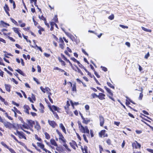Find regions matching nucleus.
Listing matches in <instances>:
<instances>
[{
    "instance_id": "nucleus-10",
    "label": "nucleus",
    "mask_w": 153,
    "mask_h": 153,
    "mask_svg": "<svg viewBox=\"0 0 153 153\" xmlns=\"http://www.w3.org/2000/svg\"><path fill=\"white\" fill-rule=\"evenodd\" d=\"M48 123L53 128H55L57 125L56 123L54 121H50L48 120Z\"/></svg>"
},
{
    "instance_id": "nucleus-59",
    "label": "nucleus",
    "mask_w": 153,
    "mask_h": 153,
    "mask_svg": "<svg viewBox=\"0 0 153 153\" xmlns=\"http://www.w3.org/2000/svg\"><path fill=\"white\" fill-rule=\"evenodd\" d=\"M82 51L85 54L88 56V54L87 53H86L85 50H84V49H82Z\"/></svg>"
},
{
    "instance_id": "nucleus-63",
    "label": "nucleus",
    "mask_w": 153,
    "mask_h": 153,
    "mask_svg": "<svg viewBox=\"0 0 153 153\" xmlns=\"http://www.w3.org/2000/svg\"><path fill=\"white\" fill-rule=\"evenodd\" d=\"M45 89L46 91V92H49L51 91L50 89L48 87H46L45 88Z\"/></svg>"
},
{
    "instance_id": "nucleus-53",
    "label": "nucleus",
    "mask_w": 153,
    "mask_h": 153,
    "mask_svg": "<svg viewBox=\"0 0 153 153\" xmlns=\"http://www.w3.org/2000/svg\"><path fill=\"white\" fill-rule=\"evenodd\" d=\"M77 63L79 65V66L80 68H85V67L82 65L79 62H78Z\"/></svg>"
},
{
    "instance_id": "nucleus-55",
    "label": "nucleus",
    "mask_w": 153,
    "mask_h": 153,
    "mask_svg": "<svg viewBox=\"0 0 153 153\" xmlns=\"http://www.w3.org/2000/svg\"><path fill=\"white\" fill-rule=\"evenodd\" d=\"M120 26L123 28H128V27L127 26H124L121 25H120Z\"/></svg>"
},
{
    "instance_id": "nucleus-42",
    "label": "nucleus",
    "mask_w": 153,
    "mask_h": 153,
    "mask_svg": "<svg viewBox=\"0 0 153 153\" xmlns=\"http://www.w3.org/2000/svg\"><path fill=\"white\" fill-rule=\"evenodd\" d=\"M1 144L4 146L7 149L9 148L8 146L4 142H1Z\"/></svg>"
},
{
    "instance_id": "nucleus-12",
    "label": "nucleus",
    "mask_w": 153,
    "mask_h": 153,
    "mask_svg": "<svg viewBox=\"0 0 153 153\" xmlns=\"http://www.w3.org/2000/svg\"><path fill=\"white\" fill-rule=\"evenodd\" d=\"M24 108L25 109V112L26 113L29 114V113L28 111L29 109H30V107H29L27 105H25L24 106Z\"/></svg>"
},
{
    "instance_id": "nucleus-1",
    "label": "nucleus",
    "mask_w": 153,
    "mask_h": 153,
    "mask_svg": "<svg viewBox=\"0 0 153 153\" xmlns=\"http://www.w3.org/2000/svg\"><path fill=\"white\" fill-rule=\"evenodd\" d=\"M78 123L79 125V129L81 132L83 133H86L89 134V131L87 126H85V127H84L82 125L81 122L79 121L78 122Z\"/></svg>"
},
{
    "instance_id": "nucleus-30",
    "label": "nucleus",
    "mask_w": 153,
    "mask_h": 153,
    "mask_svg": "<svg viewBox=\"0 0 153 153\" xmlns=\"http://www.w3.org/2000/svg\"><path fill=\"white\" fill-rule=\"evenodd\" d=\"M22 126L24 128L29 129H30V127L29 126L27 125L24 124L23 125H22Z\"/></svg>"
},
{
    "instance_id": "nucleus-3",
    "label": "nucleus",
    "mask_w": 153,
    "mask_h": 153,
    "mask_svg": "<svg viewBox=\"0 0 153 153\" xmlns=\"http://www.w3.org/2000/svg\"><path fill=\"white\" fill-rule=\"evenodd\" d=\"M56 132L59 135V140H61L63 143H65L66 142V140L64 139V137L62 134L58 130H56Z\"/></svg>"
},
{
    "instance_id": "nucleus-9",
    "label": "nucleus",
    "mask_w": 153,
    "mask_h": 153,
    "mask_svg": "<svg viewBox=\"0 0 153 153\" xmlns=\"http://www.w3.org/2000/svg\"><path fill=\"white\" fill-rule=\"evenodd\" d=\"M37 144L38 146L41 149H43L44 151H45V152H46V151H47V150L46 149L44 148V145L41 143L37 142Z\"/></svg>"
},
{
    "instance_id": "nucleus-16",
    "label": "nucleus",
    "mask_w": 153,
    "mask_h": 153,
    "mask_svg": "<svg viewBox=\"0 0 153 153\" xmlns=\"http://www.w3.org/2000/svg\"><path fill=\"white\" fill-rule=\"evenodd\" d=\"M50 109H52L53 110H54L58 112H59V111L60 110V109L59 107H57L54 105H53L52 107L50 108Z\"/></svg>"
},
{
    "instance_id": "nucleus-54",
    "label": "nucleus",
    "mask_w": 153,
    "mask_h": 153,
    "mask_svg": "<svg viewBox=\"0 0 153 153\" xmlns=\"http://www.w3.org/2000/svg\"><path fill=\"white\" fill-rule=\"evenodd\" d=\"M83 138H84V140L87 143L88 142V140H87V138H86V135L85 134H83Z\"/></svg>"
},
{
    "instance_id": "nucleus-11",
    "label": "nucleus",
    "mask_w": 153,
    "mask_h": 153,
    "mask_svg": "<svg viewBox=\"0 0 153 153\" xmlns=\"http://www.w3.org/2000/svg\"><path fill=\"white\" fill-rule=\"evenodd\" d=\"M4 8L5 12L7 14V15L9 16H10V15L9 13L8 12V11H9V9L8 6L7 4H5V6L4 7Z\"/></svg>"
},
{
    "instance_id": "nucleus-25",
    "label": "nucleus",
    "mask_w": 153,
    "mask_h": 153,
    "mask_svg": "<svg viewBox=\"0 0 153 153\" xmlns=\"http://www.w3.org/2000/svg\"><path fill=\"white\" fill-rule=\"evenodd\" d=\"M45 138L47 139H49L50 138V136L49 134L47 132L45 133Z\"/></svg>"
},
{
    "instance_id": "nucleus-4",
    "label": "nucleus",
    "mask_w": 153,
    "mask_h": 153,
    "mask_svg": "<svg viewBox=\"0 0 153 153\" xmlns=\"http://www.w3.org/2000/svg\"><path fill=\"white\" fill-rule=\"evenodd\" d=\"M132 146L133 148H135V149L140 148L141 147L140 145L136 141L132 143Z\"/></svg>"
},
{
    "instance_id": "nucleus-49",
    "label": "nucleus",
    "mask_w": 153,
    "mask_h": 153,
    "mask_svg": "<svg viewBox=\"0 0 153 153\" xmlns=\"http://www.w3.org/2000/svg\"><path fill=\"white\" fill-rule=\"evenodd\" d=\"M37 68L38 72L39 73L41 72V68L40 66L39 65H37Z\"/></svg>"
},
{
    "instance_id": "nucleus-56",
    "label": "nucleus",
    "mask_w": 153,
    "mask_h": 153,
    "mask_svg": "<svg viewBox=\"0 0 153 153\" xmlns=\"http://www.w3.org/2000/svg\"><path fill=\"white\" fill-rule=\"evenodd\" d=\"M31 98L33 99V100L34 101H35L36 100V99L35 98V95L33 94H32V96H31Z\"/></svg>"
},
{
    "instance_id": "nucleus-48",
    "label": "nucleus",
    "mask_w": 153,
    "mask_h": 153,
    "mask_svg": "<svg viewBox=\"0 0 153 153\" xmlns=\"http://www.w3.org/2000/svg\"><path fill=\"white\" fill-rule=\"evenodd\" d=\"M114 15L112 14L109 16L108 19L111 20H112L114 19Z\"/></svg>"
},
{
    "instance_id": "nucleus-23",
    "label": "nucleus",
    "mask_w": 153,
    "mask_h": 153,
    "mask_svg": "<svg viewBox=\"0 0 153 153\" xmlns=\"http://www.w3.org/2000/svg\"><path fill=\"white\" fill-rule=\"evenodd\" d=\"M36 125L35 126V128H36L37 130H39L40 129V127L39 124L38 123L37 121H36Z\"/></svg>"
},
{
    "instance_id": "nucleus-38",
    "label": "nucleus",
    "mask_w": 153,
    "mask_h": 153,
    "mask_svg": "<svg viewBox=\"0 0 153 153\" xmlns=\"http://www.w3.org/2000/svg\"><path fill=\"white\" fill-rule=\"evenodd\" d=\"M76 68L77 69V72L81 74V75H83V73L80 70L78 67L77 66H76Z\"/></svg>"
},
{
    "instance_id": "nucleus-22",
    "label": "nucleus",
    "mask_w": 153,
    "mask_h": 153,
    "mask_svg": "<svg viewBox=\"0 0 153 153\" xmlns=\"http://www.w3.org/2000/svg\"><path fill=\"white\" fill-rule=\"evenodd\" d=\"M105 88L106 89V90L107 91V92L111 95H113V93L111 92V90L107 87L106 86H104Z\"/></svg>"
},
{
    "instance_id": "nucleus-52",
    "label": "nucleus",
    "mask_w": 153,
    "mask_h": 153,
    "mask_svg": "<svg viewBox=\"0 0 153 153\" xmlns=\"http://www.w3.org/2000/svg\"><path fill=\"white\" fill-rule=\"evenodd\" d=\"M11 137L12 138H13L16 142H18V140L16 139V137L13 135L12 134H11V135H10Z\"/></svg>"
},
{
    "instance_id": "nucleus-47",
    "label": "nucleus",
    "mask_w": 153,
    "mask_h": 153,
    "mask_svg": "<svg viewBox=\"0 0 153 153\" xmlns=\"http://www.w3.org/2000/svg\"><path fill=\"white\" fill-rule=\"evenodd\" d=\"M39 17L40 19H42L44 21L46 20V19L44 18V17L42 15L41 16H39Z\"/></svg>"
},
{
    "instance_id": "nucleus-57",
    "label": "nucleus",
    "mask_w": 153,
    "mask_h": 153,
    "mask_svg": "<svg viewBox=\"0 0 153 153\" xmlns=\"http://www.w3.org/2000/svg\"><path fill=\"white\" fill-rule=\"evenodd\" d=\"M97 89H98L100 91L102 92L103 93H104V91L101 88H100L99 87H97Z\"/></svg>"
},
{
    "instance_id": "nucleus-37",
    "label": "nucleus",
    "mask_w": 153,
    "mask_h": 153,
    "mask_svg": "<svg viewBox=\"0 0 153 153\" xmlns=\"http://www.w3.org/2000/svg\"><path fill=\"white\" fill-rule=\"evenodd\" d=\"M53 20L56 22H58V18L57 15H55L53 19Z\"/></svg>"
},
{
    "instance_id": "nucleus-5",
    "label": "nucleus",
    "mask_w": 153,
    "mask_h": 153,
    "mask_svg": "<svg viewBox=\"0 0 153 153\" xmlns=\"http://www.w3.org/2000/svg\"><path fill=\"white\" fill-rule=\"evenodd\" d=\"M27 123L29 126L31 128H32L33 126V125L35 124V121L31 120H27Z\"/></svg>"
},
{
    "instance_id": "nucleus-34",
    "label": "nucleus",
    "mask_w": 153,
    "mask_h": 153,
    "mask_svg": "<svg viewBox=\"0 0 153 153\" xmlns=\"http://www.w3.org/2000/svg\"><path fill=\"white\" fill-rule=\"evenodd\" d=\"M107 84L110 87H111V88H112L113 89H114V86H113L112 84H111L110 83V82H107Z\"/></svg>"
},
{
    "instance_id": "nucleus-61",
    "label": "nucleus",
    "mask_w": 153,
    "mask_h": 153,
    "mask_svg": "<svg viewBox=\"0 0 153 153\" xmlns=\"http://www.w3.org/2000/svg\"><path fill=\"white\" fill-rule=\"evenodd\" d=\"M59 42H61L62 43H64V42L61 37L59 38Z\"/></svg>"
},
{
    "instance_id": "nucleus-27",
    "label": "nucleus",
    "mask_w": 153,
    "mask_h": 153,
    "mask_svg": "<svg viewBox=\"0 0 153 153\" xmlns=\"http://www.w3.org/2000/svg\"><path fill=\"white\" fill-rule=\"evenodd\" d=\"M56 149L60 153H62L63 152V149L62 148L57 147Z\"/></svg>"
},
{
    "instance_id": "nucleus-19",
    "label": "nucleus",
    "mask_w": 153,
    "mask_h": 153,
    "mask_svg": "<svg viewBox=\"0 0 153 153\" xmlns=\"http://www.w3.org/2000/svg\"><path fill=\"white\" fill-rule=\"evenodd\" d=\"M5 87L6 90L8 92H10V87L11 86L10 85L8 84H5L4 85Z\"/></svg>"
},
{
    "instance_id": "nucleus-43",
    "label": "nucleus",
    "mask_w": 153,
    "mask_h": 153,
    "mask_svg": "<svg viewBox=\"0 0 153 153\" xmlns=\"http://www.w3.org/2000/svg\"><path fill=\"white\" fill-rule=\"evenodd\" d=\"M54 70H59V71H61L62 72H65L63 70H62L61 69H60L58 67H55V68H54Z\"/></svg>"
},
{
    "instance_id": "nucleus-45",
    "label": "nucleus",
    "mask_w": 153,
    "mask_h": 153,
    "mask_svg": "<svg viewBox=\"0 0 153 153\" xmlns=\"http://www.w3.org/2000/svg\"><path fill=\"white\" fill-rule=\"evenodd\" d=\"M10 19L13 23L15 25H17V22L13 19L12 18H10Z\"/></svg>"
},
{
    "instance_id": "nucleus-33",
    "label": "nucleus",
    "mask_w": 153,
    "mask_h": 153,
    "mask_svg": "<svg viewBox=\"0 0 153 153\" xmlns=\"http://www.w3.org/2000/svg\"><path fill=\"white\" fill-rule=\"evenodd\" d=\"M87 147L86 146H85L84 148L85 152L83 151V149L82 148H81L83 152V153H87Z\"/></svg>"
},
{
    "instance_id": "nucleus-20",
    "label": "nucleus",
    "mask_w": 153,
    "mask_h": 153,
    "mask_svg": "<svg viewBox=\"0 0 153 153\" xmlns=\"http://www.w3.org/2000/svg\"><path fill=\"white\" fill-rule=\"evenodd\" d=\"M59 127L62 130L63 132L66 134V131L65 128L62 123L60 124Z\"/></svg>"
},
{
    "instance_id": "nucleus-40",
    "label": "nucleus",
    "mask_w": 153,
    "mask_h": 153,
    "mask_svg": "<svg viewBox=\"0 0 153 153\" xmlns=\"http://www.w3.org/2000/svg\"><path fill=\"white\" fill-rule=\"evenodd\" d=\"M8 149L11 153H16V152L14 151V150L12 148H10L9 147Z\"/></svg>"
},
{
    "instance_id": "nucleus-2",
    "label": "nucleus",
    "mask_w": 153,
    "mask_h": 153,
    "mask_svg": "<svg viewBox=\"0 0 153 153\" xmlns=\"http://www.w3.org/2000/svg\"><path fill=\"white\" fill-rule=\"evenodd\" d=\"M1 122L2 123L4 124V126L6 128H8L10 129H11L12 128H14L15 127V126L13 124L10 122L4 121L3 119L2 120V122Z\"/></svg>"
},
{
    "instance_id": "nucleus-46",
    "label": "nucleus",
    "mask_w": 153,
    "mask_h": 153,
    "mask_svg": "<svg viewBox=\"0 0 153 153\" xmlns=\"http://www.w3.org/2000/svg\"><path fill=\"white\" fill-rule=\"evenodd\" d=\"M13 110L15 111L16 113L17 112L18 113H21L20 111L18 110L15 107H14Z\"/></svg>"
},
{
    "instance_id": "nucleus-14",
    "label": "nucleus",
    "mask_w": 153,
    "mask_h": 153,
    "mask_svg": "<svg viewBox=\"0 0 153 153\" xmlns=\"http://www.w3.org/2000/svg\"><path fill=\"white\" fill-rule=\"evenodd\" d=\"M105 96V95L102 93L99 94V95H98V97L101 100H103L105 99L104 97Z\"/></svg>"
},
{
    "instance_id": "nucleus-26",
    "label": "nucleus",
    "mask_w": 153,
    "mask_h": 153,
    "mask_svg": "<svg viewBox=\"0 0 153 153\" xmlns=\"http://www.w3.org/2000/svg\"><path fill=\"white\" fill-rule=\"evenodd\" d=\"M16 71L21 75L24 76V73L20 69H18L16 70Z\"/></svg>"
},
{
    "instance_id": "nucleus-17",
    "label": "nucleus",
    "mask_w": 153,
    "mask_h": 153,
    "mask_svg": "<svg viewBox=\"0 0 153 153\" xmlns=\"http://www.w3.org/2000/svg\"><path fill=\"white\" fill-rule=\"evenodd\" d=\"M70 83L71 84V87H72V91H75V92H76V84L74 83V84H73V85H72V83L71 82H70Z\"/></svg>"
},
{
    "instance_id": "nucleus-58",
    "label": "nucleus",
    "mask_w": 153,
    "mask_h": 153,
    "mask_svg": "<svg viewBox=\"0 0 153 153\" xmlns=\"http://www.w3.org/2000/svg\"><path fill=\"white\" fill-rule=\"evenodd\" d=\"M149 52H148L147 54L145 56V58L146 59H147L148 57L149 56Z\"/></svg>"
},
{
    "instance_id": "nucleus-28",
    "label": "nucleus",
    "mask_w": 153,
    "mask_h": 153,
    "mask_svg": "<svg viewBox=\"0 0 153 153\" xmlns=\"http://www.w3.org/2000/svg\"><path fill=\"white\" fill-rule=\"evenodd\" d=\"M35 139L37 140L40 142H41L42 141L41 139L37 135L35 134Z\"/></svg>"
},
{
    "instance_id": "nucleus-60",
    "label": "nucleus",
    "mask_w": 153,
    "mask_h": 153,
    "mask_svg": "<svg viewBox=\"0 0 153 153\" xmlns=\"http://www.w3.org/2000/svg\"><path fill=\"white\" fill-rule=\"evenodd\" d=\"M12 81L14 83H15V84H16V85L18 84V82H17V81H16V80H15L14 79V78H12Z\"/></svg>"
},
{
    "instance_id": "nucleus-24",
    "label": "nucleus",
    "mask_w": 153,
    "mask_h": 153,
    "mask_svg": "<svg viewBox=\"0 0 153 153\" xmlns=\"http://www.w3.org/2000/svg\"><path fill=\"white\" fill-rule=\"evenodd\" d=\"M58 59L59 61L61 62L62 65H65V62L63 61L61 59V58L60 57H59L58 58Z\"/></svg>"
},
{
    "instance_id": "nucleus-7",
    "label": "nucleus",
    "mask_w": 153,
    "mask_h": 153,
    "mask_svg": "<svg viewBox=\"0 0 153 153\" xmlns=\"http://www.w3.org/2000/svg\"><path fill=\"white\" fill-rule=\"evenodd\" d=\"M17 133L18 135L19 136L20 138H23L25 139H26V138L25 137L24 135V133L22 132H20L17 130Z\"/></svg>"
},
{
    "instance_id": "nucleus-32",
    "label": "nucleus",
    "mask_w": 153,
    "mask_h": 153,
    "mask_svg": "<svg viewBox=\"0 0 153 153\" xmlns=\"http://www.w3.org/2000/svg\"><path fill=\"white\" fill-rule=\"evenodd\" d=\"M69 37L73 41H74L75 39V38L74 36L71 34H69Z\"/></svg>"
},
{
    "instance_id": "nucleus-41",
    "label": "nucleus",
    "mask_w": 153,
    "mask_h": 153,
    "mask_svg": "<svg viewBox=\"0 0 153 153\" xmlns=\"http://www.w3.org/2000/svg\"><path fill=\"white\" fill-rule=\"evenodd\" d=\"M91 96L93 98H94L96 97H98V95L95 93L91 94Z\"/></svg>"
},
{
    "instance_id": "nucleus-64",
    "label": "nucleus",
    "mask_w": 153,
    "mask_h": 153,
    "mask_svg": "<svg viewBox=\"0 0 153 153\" xmlns=\"http://www.w3.org/2000/svg\"><path fill=\"white\" fill-rule=\"evenodd\" d=\"M147 150L149 152H150L151 153H153V149H147Z\"/></svg>"
},
{
    "instance_id": "nucleus-50",
    "label": "nucleus",
    "mask_w": 153,
    "mask_h": 153,
    "mask_svg": "<svg viewBox=\"0 0 153 153\" xmlns=\"http://www.w3.org/2000/svg\"><path fill=\"white\" fill-rule=\"evenodd\" d=\"M71 60H72L74 62H77V63H78V62H79V61H78V60H77L76 59H75L74 58V57H73V58H71Z\"/></svg>"
},
{
    "instance_id": "nucleus-29",
    "label": "nucleus",
    "mask_w": 153,
    "mask_h": 153,
    "mask_svg": "<svg viewBox=\"0 0 153 153\" xmlns=\"http://www.w3.org/2000/svg\"><path fill=\"white\" fill-rule=\"evenodd\" d=\"M142 28L143 30H144V31H145L146 32H151L152 31L151 30L148 29L146 28L145 27H142Z\"/></svg>"
},
{
    "instance_id": "nucleus-15",
    "label": "nucleus",
    "mask_w": 153,
    "mask_h": 153,
    "mask_svg": "<svg viewBox=\"0 0 153 153\" xmlns=\"http://www.w3.org/2000/svg\"><path fill=\"white\" fill-rule=\"evenodd\" d=\"M39 105L40 107L39 108L40 112L41 113H43L44 112V106L43 104L41 103H40Z\"/></svg>"
},
{
    "instance_id": "nucleus-6",
    "label": "nucleus",
    "mask_w": 153,
    "mask_h": 153,
    "mask_svg": "<svg viewBox=\"0 0 153 153\" xmlns=\"http://www.w3.org/2000/svg\"><path fill=\"white\" fill-rule=\"evenodd\" d=\"M100 122V125L101 126H103L105 122V120L104 117L101 115L99 117Z\"/></svg>"
},
{
    "instance_id": "nucleus-8",
    "label": "nucleus",
    "mask_w": 153,
    "mask_h": 153,
    "mask_svg": "<svg viewBox=\"0 0 153 153\" xmlns=\"http://www.w3.org/2000/svg\"><path fill=\"white\" fill-rule=\"evenodd\" d=\"M105 131H106L105 130H102L99 133L100 137H102V135L104 137H108V134H105Z\"/></svg>"
},
{
    "instance_id": "nucleus-18",
    "label": "nucleus",
    "mask_w": 153,
    "mask_h": 153,
    "mask_svg": "<svg viewBox=\"0 0 153 153\" xmlns=\"http://www.w3.org/2000/svg\"><path fill=\"white\" fill-rule=\"evenodd\" d=\"M90 122V119L87 118H85L83 120L82 123L85 124H88Z\"/></svg>"
},
{
    "instance_id": "nucleus-62",
    "label": "nucleus",
    "mask_w": 153,
    "mask_h": 153,
    "mask_svg": "<svg viewBox=\"0 0 153 153\" xmlns=\"http://www.w3.org/2000/svg\"><path fill=\"white\" fill-rule=\"evenodd\" d=\"M101 68H102V70L105 71H107V68L105 67H102V66H101Z\"/></svg>"
},
{
    "instance_id": "nucleus-39",
    "label": "nucleus",
    "mask_w": 153,
    "mask_h": 153,
    "mask_svg": "<svg viewBox=\"0 0 153 153\" xmlns=\"http://www.w3.org/2000/svg\"><path fill=\"white\" fill-rule=\"evenodd\" d=\"M4 114H5V115L6 117H7L8 118V119H9V120H13L12 118L11 117H10V116L8 115V114L7 113H5Z\"/></svg>"
},
{
    "instance_id": "nucleus-13",
    "label": "nucleus",
    "mask_w": 153,
    "mask_h": 153,
    "mask_svg": "<svg viewBox=\"0 0 153 153\" xmlns=\"http://www.w3.org/2000/svg\"><path fill=\"white\" fill-rule=\"evenodd\" d=\"M70 144L71 146L74 149H76L75 146L77 147L76 143L74 141H73L72 143L70 142Z\"/></svg>"
},
{
    "instance_id": "nucleus-44",
    "label": "nucleus",
    "mask_w": 153,
    "mask_h": 153,
    "mask_svg": "<svg viewBox=\"0 0 153 153\" xmlns=\"http://www.w3.org/2000/svg\"><path fill=\"white\" fill-rule=\"evenodd\" d=\"M64 45H65L64 43L60 44H59V46L60 48L62 49H63L64 48Z\"/></svg>"
},
{
    "instance_id": "nucleus-35",
    "label": "nucleus",
    "mask_w": 153,
    "mask_h": 153,
    "mask_svg": "<svg viewBox=\"0 0 153 153\" xmlns=\"http://www.w3.org/2000/svg\"><path fill=\"white\" fill-rule=\"evenodd\" d=\"M13 29L14 31L17 34L19 32L18 31V29L17 28L13 27Z\"/></svg>"
},
{
    "instance_id": "nucleus-21",
    "label": "nucleus",
    "mask_w": 153,
    "mask_h": 153,
    "mask_svg": "<svg viewBox=\"0 0 153 153\" xmlns=\"http://www.w3.org/2000/svg\"><path fill=\"white\" fill-rule=\"evenodd\" d=\"M50 142L52 145L55 146H57V145L54 139H51L50 140Z\"/></svg>"
},
{
    "instance_id": "nucleus-51",
    "label": "nucleus",
    "mask_w": 153,
    "mask_h": 153,
    "mask_svg": "<svg viewBox=\"0 0 153 153\" xmlns=\"http://www.w3.org/2000/svg\"><path fill=\"white\" fill-rule=\"evenodd\" d=\"M100 149V153H102V152L103 151V149L101 146L100 145L99 146Z\"/></svg>"
},
{
    "instance_id": "nucleus-36",
    "label": "nucleus",
    "mask_w": 153,
    "mask_h": 153,
    "mask_svg": "<svg viewBox=\"0 0 153 153\" xmlns=\"http://www.w3.org/2000/svg\"><path fill=\"white\" fill-rule=\"evenodd\" d=\"M143 94L142 93V92L141 93H140V96L139 97V99L140 100H142V98L143 97Z\"/></svg>"
},
{
    "instance_id": "nucleus-31",
    "label": "nucleus",
    "mask_w": 153,
    "mask_h": 153,
    "mask_svg": "<svg viewBox=\"0 0 153 153\" xmlns=\"http://www.w3.org/2000/svg\"><path fill=\"white\" fill-rule=\"evenodd\" d=\"M0 22L1 23V24L2 25H3V27H5L4 25H7L8 26H10V25L9 24L4 22L3 21H1Z\"/></svg>"
}]
</instances>
